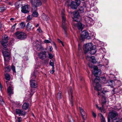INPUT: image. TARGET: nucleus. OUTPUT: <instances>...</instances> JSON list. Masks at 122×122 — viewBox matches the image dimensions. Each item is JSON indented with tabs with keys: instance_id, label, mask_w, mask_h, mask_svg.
I'll use <instances>...</instances> for the list:
<instances>
[{
	"instance_id": "1",
	"label": "nucleus",
	"mask_w": 122,
	"mask_h": 122,
	"mask_svg": "<svg viewBox=\"0 0 122 122\" xmlns=\"http://www.w3.org/2000/svg\"><path fill=\"white\" fill-rule=\"evenodd\" d=\"M8 40L7 36L4 35L2 36V39L0 41L1 45L4 47L2 51L4 60V64L5 66L7 65L8 62L10 59V56L9 53L6 51H8V49L6 48L7 46V43Z\"/></svg>"
},
{
	"instance_id": "2",
	"label": "nucleus",
	"mask_w": 122,
	"mask_h": 122,
	"mask_svg": "<svg viewBox=\"0 0 122 122\" xmlns=\"http://www.w3.org/2000/svg\"><path fill=\"white\" fill-rule=\"evenodd\" d=\"M98 80L97 79L95 80V81L93 82V85L94 87V89L96 90L98 92V95L99 96V97H101L102 98V104H104L106 103V98L104 96V92H108V91H104V90L103 91L100 92V91L101 90V87L100 86H98V87H97V85L98 84L97 82L98 81Z\"/></svg>"
},
{
	"instance_id": "3",
	"label": "nucleus",
	"mask_w": 122,
	"mask_h": 122,
	"mask_svg": "<svg viewBox=\"0 0 122 122\" xmlns=\"http://www.w3.org/2000/svg\"><path fill=\"white\" fill-rule=\"evenodd\" d=\"M14 36L17 39L23 40L25 39L27 37L26 34L22 32L17 31L14 34Z\"/></svg>"
},
{
	"instance_id": "4",
	"label": "nucleus",
	"mask_w": 122,
	"mask_h": 122,
	"mask_svg": "<svg viewBox=\"0 0 122 122\" xmlns=\"http://www.w3.org/2000/svg\"><path fill=\"white\" fill-rule=\"evenodd\" d=\"M62 28L64 30V33L66 36H67V25L66 22L65 16L63 12L61 13Z\"/></svg>"
},
{
	"instance_id": "5",
	"label": "nucleus",
	"mask_w": 122,
	"mask_h": 122,
	"mask_svg": "<svg viewBox=\"0 0 122 122\" xmlns=\"http://www.w3.org/2000/svg\"><path fill=\"white\" fill-rule=\"evenodd\" d=\"M31 2L32 5V9L34 8L35 10L37 9V6H40L41 4V3L40 0H29Z\"/></svg>"
},
{
	"instance_id": "6",
	"label": "nucleus",
	"mask_w": 122,
	"mask_h": 122,
	"mask_svg": "<svg viewBox=\"0 0 122 122\" xmlns=\"http://www.w3.org/2000/svg\"><path fill=\"white\" fill-rule=\"evenodd\" d=\"M81 4L80 0H78V1H72L69 6H70L71 8L73 9H76L77 8V6Z\"/></svg>"
},
{
	"instance_id": "7",
	"label": "nucleus",
	"mask_w": 122,
	"mask_h": 122,
	"mask_svg": "<svg viewBox=\"0 0 122 122\" xmlns=\"http://www.w3.org/2000/svg\"><path fill=\"white\" fill-rule=\"evenodd\" d=\"M35 78V75H33L31 77V79L30 80V86L31 87L33 88H36L38 86L37 82L36 80L33 79Z\"/></svg>"
},
{
	"instance_id": "8",
	"label": "nucleus",
	"mask_w": 122,
	"mask_h": 122,
	"mask_svg": "<svg viewBox=\"0 0 122 122\" xmlns=\"http://www.w3.org/2000/svg\"><path fill=\"white\" fill-rule=\"evenodd\" d=\"M85 22L87 23L90 26H92L94 24V20L91 18L87 16H85L84 17Z\"/></svg>"
},
{
	"instance_id": "9",
	"label": "nucleus",
	"mask_w": 122,
	"mask_h": 122,
	"mask_svg": "<svg viewBox=\"0 0 122 122\" xmlns=\"http://www.w3.org/2000/svg\"><path fill=\"white\" fill-rule=\"evenodd\" d=\"M92 43H90L86 44L85 46V47L84 48V49L85 51V53H86L93 46Z\"/></svg>"
},
{
	"instance_id": "10",
	"label": "nucleus",
	"mask_w": 122,
	"mask_h": 122,
	"mask_svg": "<svg viewBox=\"0 0 122 122\" xmlns=\"http://www.w3.org/2000/svg\"><path fill=\"white\" fill-rule=\"evenodd\" d=\"M94 71L93 74L95 76H97L101 74V70L98 69L97 66H94L93 67Z\"/></svg>"
},
{
	"instance_id": "11",
	"label": "nucleus",
	"mask_w": 122,
	"mask_h": 122,
	"mask_svg": "<svg viewBox=\"0 0 122 122\" xmlns=\"http://www.w3.org/2000/svg\"><path fill=\"white\" fill-rule=\"evenodd\" d=\"M92 75L91 76V78H92L91 79H92L93 81V82L95 81V80L96 79H97L98 80H99L98 81V82H97V83H98V84L97 85V87H98V86H99V85H100V86H101V85H100L99 83V82L100 81V80L99 79H98L97 78H96L94 80H93V78L92 77ZM106 81V78L105 77L103 76V77H102L100 78V81H101V82H102V83H105Z\"/></svg>"
},
{
	"instance_id": "12",
	"label": "nucleus",
	"mask_w": 122,
	"mask_h": 122,
	"mask_svg": "<svg viewBox=\"0 0 122 122\" xmlns=\"http://www.w3.org/2000/svg\"><path fill=\"white\" fill-rule=\"evenodd\" d=\"M21 11L25 14L29 12L28 10V6L27 5H25L24 6L22 5L21 7Z\"/></svg>"
},
{
	"instance_id": "13",
	"label": "nucleus",
	"mask_w": 122,
	"mask_h": 122,
	"mask_svg": "<svg viewBox=\"0 0 122 122\" xmlns=\"http://www.w3.org/2000/svg\"><path fill=\"white\" fill-rule=\"evenodd\" d=\"M89 36L88 33L86 31H84L82 32L81 33V36L82 38H87Z\"/></svg>"
},
{
	"instance_id": "14",
	"label": "nucleus",
	"mask_w": 122,
	"mask_h": 122,
	"mask_svg": "<svg viewBox=\"0 0 122 122\" xmlns=\"http://www.w3.org/2000/svg\"><path fill=\"white\" fill-rule=\"evenodd\" d=\"M86 59L88 61H91L93 63H96V60L94 56H90L88 55L86 56Z\"/></svg>"
},
{
	"instance_id": "15",
	"label": "nucleus",
	"mask_w": 122,
	"mask_h": 122,
	"mask_svg": "<svg viewBox=\"0 0 122 122\" xmlns=\"http://www.w3.org/2000/svg\"><path fill=\"white\" fill-rule=\"evenodd\" d=\"M73 15L74 18H73V20L76 21H77V19L76 20L75 18H81V17L79 15V12L76 11H75L73 12Z\"/></svg>"
},
{
	"instance_id": "16",
	"label": "nucleus",
	"mask_w": 122,
	"mask_h": 122,
	"mask_svg": "<svg viewBox=\"0 0 122 122\" xmlns=\"http://www.w3.org/2000/svg\"><path fill=\"white\" fill-rule=\"evenodd\" d=\"M79 109L80 113L82 116L84 120H85L87 117V115L86 113L80 107Z\"/></svg>"
},
{
	"instance_id": "17",
	"label": "nucleus",
	"mask_w": 122,
	"mask_h": 122,
	"mask_svg": "<svg viewBox=\"0 0 122 122\" xmlns=\"http://www.w3.org/2000/svg\"><path fill=\"white\" fill-rule=\"evenodd\" d=\"M16 112L17 114L19 115V116H24L25 114V112L24 111L19 109L16 110Z\"/></svg>"
},
{
	"instance_id": "18",
	"label": "nucleus",
	"mask_w": 122,
	"mask_h": 122,
	"mask_svg": "<svg viewBox=\"0 0 122 122\" xmlns=\"http://www.w3.org/2000/svg\"><path fill=\"white\" fill-rule=\"evenodd\" d=\"M13 88V87L11 86H9L8 88L7 91L9 95L10 96L11 95L14 93Z\"/></svg>"
},
{
	"instance_id": "19",
	"label": "nucleus",
	"mask_w": 122,
	"mask_h": 122,
	"mask_svg": "<svg viewBox=\"0 0 122 122\" xmlns=\"http://www.w3.org/2000/svg\"><path fill=\"white\" fill-rule=\"evenodd\" d=\"M90 53L92 55L94 54L97 51L96 46H93L92 47L90 50Z\"/></svg>"
},
{
	"instance_id": "20",
	"label": "nucleus",
	"mask_w": 122,
	"mask_h": 122,
	"mask_svg": "<svg viewBox=\"0 0 122 122\" xmlns=\"http://www.w3.org/2000/svg\"><path fill=\"white\" fill-rule=\"evenodd\" d=\"M107 82L108 84V85L111 86V87H113L115 86V82L112 80H109L107 81Z\"/></svg>"
},
{
	"instance_id": "21",
	"label": "nucleus",
	"mask_w": 122,
	"mask_h": 122,
	"mask_svg": "<svg viewBox=\"0 0 122 122\" xmlns=\"http://www.w3.org/2000/svg\"><path fill=\"white\" fill-rule=\"evenodd\" d=\"M99 51L102 54V56L103 57L105 56L106 52V50L105 48H101L99 49Z\"/></svg>"
},
{
	"instance_id": "22",
	"label": "nucleus",
	"mask_w": 122,
	"mask_h": 122,
	"mask_svg": "<svg viewBox=\"0 0 122 122\" xmlns=\"http://www.w3.org/2000/svg\"><path fill=\"white\" fill-rule=\"evenodd\" d=\"M77 26L78 29L81 31L83 28L84 25L81 23H77Z\"/></svg>"
},
{
	"instance_id": "23",
	"label": "nucleus",
	"mask_w": 122,
	"mask_h": 122,
	"mask_svg": "<svg viewBox=\"0 0 122 122\" xmlns=\"http://www.w3.org/2000/svg\"><path fill=\"white\" fill-rule=\"evenodd\" d=\"M32 26L31 23L30 22L28 23L26 25V28L27 30L28 31L32 29H33L34 27H32Z\"/></svg>"
},
{
	"instance_id": "24",
	"label": "nucleus",
	"mask_w": 122,
	"mask_h": 122,
	"mask_svg": "<svg viewBox=\"0 0 122 122\" xmlns=\"http://www.w3.org/2000/svg\"><path fill=\"white\" fill-rule=\"evenodd\" d=\"M33 44L34 46L37 47V49L38 50L41 49L42 47L38 43L35 42L33 43Z\"/></svg>"
},
{
	"instance_id": "25",
	"label": "nucleus",
	"mask_w": 122,
	"mask_h": 122,
	"mask_svg": "<svg viewBox=\"0 0 122 122\" xmlns=\"http://www.w3.org/2000/svg\"><path fill=\"white\" fill-rule=\"evenodd\" d=\"M39 56L40 58L42 60L45 58L46 56L45 53L44 52L40 53L39 54Z\"/></svg>"
},
{
	"instance_id": "26",
	"label": "nucleus",
	"mask_w": 122,
	"mask_h": 122,
	"mask_svg": "<svg viewBox=\"0 0 122 122\" xmlns=\"http://www.w3.org/2000/svg\"><path fill=\"white\" fill-rule=\"evenodd\" d=\"M96 108L99 110H100L101 112H102V111H103V112H105V109L103 106V104L102 105V107H99L97 105H96Z\"/></svg>"
},
{
	"instance_id": "27",
	"label": "nucleus",
	"mask_w": 122,
	"mask_h": 122,
	"mask_svg": "<svg viewBox=\"0 0 122 122\" xmlns=\"http://www.w3.org/2000/svg\"><path fill=\"white\" fill-rule=\"evenodd\" d=\"M41 17L42 19L44 20H49L50 19L47 15L44 14L41 15Z\"/></svg>"
},
{
	"instance_id": "28",
	"label": "nucleus",
	"mask_w": 122,
	"mask_h": 122,
	"mask_svg": "<svg viewBox=\"0 0 122 122\" xmlns=\"http://www.w3.org/2000/svg\"><path fill=\"white\" fill-rule=\"evenodd\" d=\"M28 107L29 104L26 103H24L22 106L23 109L25 110H26L28 109Z\"/></svg>"
},
{
	"instance_id": "29",
	"label": "nucleus",
	"mask_w": 122,
	"mask_h": 122,
	"mask_svg": "<svg viewBox=\"0 0 122 122\" xmlns=\"http://www.w3.org/2000/svg\"><path fill=\"white\" fill-rule=\"evenodd\" d=\"M32 9L33 11L34 10V11H33L32 13V16L34 17H37L38 15V13L36 11L37 9L36 10H35V8H34L33 9Z\"/></svg>"
},
{
	"instance_id": "30",
	"label": "nucleus",
	"mask_w": 122,
	"mask_h": 122,
	"mask_svg": "<svg viewBox=\"0 0 122 122\" xmlns=\"http://www.w3.org/2000/svg\"><path fill=\"white\" fill-rule=\"evenodd\" d=\"M5 79L7 80H9L10 79V75L7 73L5 74Z\"/></svg>"
},
{
	"instance_id": "31",
	"label": "nucleus",
	"mask_w": 122,
	"mask_h": 122,
	"mask_svg": "<svg viewBox=\"0 0 122 122\" xmlns=\"http://www.w3.org/2000/svg\"><path fill=\"white\" fill-rule=\"evenodd\" d=\"M78 11L80 13H82L84 12V9L82 6H80L79 8Z\"/></svg>"
},
{
	"instance_id": "32",
	"label": "nucleus",
	"mask_w": 122,
	"mask_h": 122,
	"mask_svg": "<svg viewBox=\"0 0 122 122\" xmlns=\"http://www.w3.org/2000/svg\"><path fill=\"white\" fill-rule=\"evenodd\" d=\"M32 15H28L27 17V21H29L30 20H31L32 18Z\"/></svg>"
},
{
	"instance_id": "33",
	"label": "nucleus",
	"mask_w": 122,
	"mask_h": 122,
	"mask_svg": "<svg viewBox=\"0 0 122 122\" xmlns=\"http://www.w3.org/2000/svg\"><path fill=\"white\" fill-rule=\"evenodd\" d=\"M61 92L59 91L58 94L57 95V98L60 99L61 98Z\"/></svg>"
},
{
	"instance_id": "34",
	"label": "nucleus",
	"mask_w": 122,
	"mask_h": 122,
	"mask_svg": "<svg viewBox=\"0 0 122 122\" xmlns=\"http://www.w3.org/2000/svg\"><path fill=\"white\" fill-rule=\"evenodd\" d=\"M10 69L9 66H7L5 67V72H9L10 71Z\"/></svg>"
},
{
	"instance_id": "35",
	"label": "nucleus",
	"mask_w": 122,
	"mask_h": 122,
	"mask_svg": "<svg viewBox=\"0 0 122 122\" xmlns=\"http://www.w3.org/2000/svg\"><path fill=\"white\" fill-rule=\"evenodd\" d=\"M70 92H71V106H73V100H72V98L73 97L72 92V91H71V90Z\"/></svg>"
},
{
	"instance_id": "36",
	"label": "nucleus",
	"mask_w": 122,
	"mask_h": 122,
	"mask_svg": "<svg viewBox=\"0 0 122 122\" xmlns=\"http://www.w3.org/2000/svg\"><path fill=\"white\" fill-rule=\"evenodd\" d=\"M20 26L21 28H23L25 26V25L23 22H22L20 25Z\"/></svg>"
},
{
	"instance_id": "37",
	"label": "nucleus",
	"mask_w": 122,
	"mask_h": 122,
	"mask_svg": "<svg viewBox=\"0 0 122 122\" xmlns=\"http://www.w3.org/2000/svg\"><path fill=\"white\" fill-rule=\"evenodd\" d=\"M101 122H106L105 119L102 115H101Z\"/></svg>"
},
{
	"instance_id": "38",
	"label": "nucleus",
	"mask_w": 122,
	"mask_h": 122,
	"mask_svg": "<svg viewBox=\"0 0 122 122\" xmlns=\"http://www.w3.org/2000/svg\"><path fill=\"white\" fill-rule=\"evenodd\" d=\"M49 64L50 65L52 66L53 68L54 67V63L52 60H51L50 61Z\"/></svg>"
},
{
	"instance_id": "39",
	"label": "nucleus",
	"mask_w": 122,
	"mask_h": 122,
	"mask_svg": "<svg viewBox=\"0 0 122 122\" xmlns=\"http://www.w3.org/2000/svg\"><path fill=\"white\" fill-rule=\"evenodd\" d=\"M4 103V102L3 101L1 97H0V104L3 105Z\"/></svg>"
},
{
	"instance_id": "40",
	"label": "nucleus",
	"mask_w": 122,
	"mask_h": 122,
	"mask_svg": "<svg viewBox=\"0 0 122 122\" xmlns=\"http://www.w3.org/2000/svg\"><path fill=\"white\" fill-rule=\"evenodd\" d=\"M11 68L13 72L15 73L16 72L15 67L14 66H12Z\"/></svg>"
},
{
	"instance_id": "41",
	"label": "nucleus",
	"mask_w": 122,
	"mask_h": 122,
	"mask_svg": "<svg viewBox=\"0 0 122 122\" xmlns=\"http://www.w3.org/2000/svg\"><path fill=\"white\" fill-rule=\"evenodd\" d=\"M48 56H48L49 58L50 59H51L53 57V55L51 54H50V53L49 54Z\"/></svg>"
},
{
	"instance_id": "42",
	"label": "nucleus",
	"mask_w": 122,
	"mask_h": 122,
	"mask_svg": "<svg viewBox=\"0 0 122 122\" xmlns=\"http://www.w3.org/2000/svg\"><path fill=\"white\" fill-rule=\"evenodd\" d=\"M44 42L46 43H50L51 42V41L48 40H44Z\"/></svg>"
},
{
	"instance_id": "43",
	"label": "nucleus",
	"mask_w": 122,
	"mask_h": 122,
	"mask_svg": "<svg viewBox=\"0 0 122 122\" xmlns=\"http://www.w3.org/2000/svg\"><path fill=\"white\" fill-rule=\"evenodd\" d=\"M17 121L18 122H21L22 118L20 117H17Z\"/></svg>"
},
{
	"instance_id": "44",
	"label": "nucleus",
	"mask_w": 122,
	"mask_h": 122,
	"mask_svg": "<svg viewBox=\"0 0 122 122\" xmlns=\"http://www.w3.org/2000/svg\"><path fill=\"white\" fill-rule=\"evenodd\" d=\"M58 42H59V43H61L62 45L63 46H64V45L63 44V42H62V41H61L59 39H58Z\"/></svg>"
},
{
	"instance_id": "45",
	"label": "nucleus",
	"mask_w": 122,
	"mask_h": 122,
	"mask_svg": "<svg viewBox=\"0 0 122 122\" xmlns=\"http://www.w3.org/2000/svg\"><path fill=\"white\" fill-rule=\"evenodd\" d=\"M15 28L14 27L12 26L11 29V31L12 32H13L15 30Z\"/></svg>"
},
{
	"instance_id": "46",
	"label": "nucleus",
	"mask_w": 122,
	"mask_h": 122,
	"mask_svg": "<svg viewBox=\"0 0 122 122\" xmlns=\"http://www.w3.org/2000/svg\"><path fill=\"white\" fill-rule=\"evenodd\" d=\"M92 115L94 118L96 117V114L93 111H92Z\"/></svg>"
},
{
	"instance_id": "47",
	"label": "nucleus",
	"mask_w": 122,
	"mask_h": 122,
	"mask_svg": "<svg viewBox=\"0 0 122 122\" xmlns=\"http://www.w3.org/2000/svg\"><path fill=\"white\" fill-rule=\"evenodd\" d=\"M6 9V8H5V7H2L1 8V11H4Z\"/></svg>"
},
{
	"instance_id": "48",
	"label": "nucleus",
	"mask_w": 122,
	"mask_h": 122,
	"mask_svg": "<svg viewBox=\"0 0 122 122\" xmlns=\"http://www.w3.org/2000/svg\"><path fill=\"white\" fill-rule=\"evenodd\" d=\"M37 30L38 31L39 33H41L42 32V30L40 29V28H39L37 29Z\"/></svg>"
},
{
	"instance_id": "49",
	"label": "nucleus",
	"mask_w": 122,
	"mask_h": 122,
	"mask_svg": "<svg viewBox=\"0 0 122 122\" xmlns=\"http://www.w3.org/2000/svg\"><path fill=\"white\" fill-rule=\"evenodd\" d=\"M52 48L51 46H50V51H52Z\"/></svg>"
},
{
	"instance_id": "50",
	"label": "nucleus",
	"mask_w": 122,
	"mask_h": 122,
	"mask_svg": "<svg viewBox=\"0 0 122 122\" xmlns=\"http://www.w3.org/2000/svg\"><path fill=\"white\" fill-rule=\"evenodd\" d=\"M33 89H31V90H30V91H31V93H30L31 94H32V93H33H33H34V91H33Z\"/></svg>"
},
{
	"instance_id": "51",
	"label": "nucleus",
	"mask_w": 122,
	"mask_h": 122,
	"mask_svg": "<svg viewBox=\"0 0 122 122\" xmlns=\"http://www.w3.org/2000/svg\"><path fill=\"white\" fill-rule=\"evenodd\" d=\"M54 72V70H52L50 71V73L51 74H53Z\"/></svg>"
},
{
	"instance_id": "52",
	"label": "nucleus",
	"mask_w": 122,
	"mask_h": 122,
	"mask_svg": "<svg viewBox=\"0 0 122 122\" xmlns=\"http://www.w3.org/2000/svg\"><path fill=\"white\" fill-rule=\"evenodd\" d=\"M14 18H10V20L12 21V20H14Z\"/></svg>"
},
{
	"instance_id": "53",
	"label": "nucleus",
	"mask_w": 122,
	"mask_h": 122,
	"mask_svg": "<svg viewBox=\"0 0 122 122\" xmlns=\"http://www.w3.org/2000/svg\"><path fill=\"white\" fill-rule=\"evenodd\" d=\"M2 26L1 24V23H0V30Z\"/></svg>"
},
{
	"instance_id": "54",
	"label": "nucleus",
	"mask_w": 122,
	"mask_h": 122,
	"mask_svg": "<svg viewBox=\"0 0 122 122\" xmlns=\"http://www.w3.org/2000/svg\"><path fill=\"white\" fill-rule=\"evenodd\" d=\"M110 119L109 118H108V122H110Z\"/></svg>"
},
{
	"instance_id": "55",
	"label": "nucleus",
	"mask_w": 122,
	"mask_h": 122,
	"mask_svg": "<svg viewBox=\"0 0 122 122\" xmlns=\"http://www.w3.org/2000/svg\"><path fill=\"white\" fill-rule=\"evenodd\" d=\"M39 25V24H38L36 25L35 26L36 27H38Z\"/></svg>"
},
{
	"instance_id": "56",
	"label": "nucleus",
	"mask_w": 122,
	"mask_h": 122,
	"mask_svg": "<svg viewBox=\"0 0 122 122\" xmlns=\"http://www.w3.org/2000/svg\"><path fill=\"white\" fill-rule=\"evenodd\" d=\"M2 85L0 83V90H1V88H2Z\"/></svg>"
},
{
	"instance_id": "57",
	"label": "nucleus",
	"mask_w": 122,
	"mask_h": 122,
	"mask_svg": "<svg viewBox=\"0 0 122 122\" xmlns=\"http://www.w3.org/2000/svg\"><path fill=\"white\" fill-rule=\"evenodd\" d=\"M16 23L13 26L15 28V26H16Z\"/></svg>"
},
{
	"instance_id": "58",
	"label": "nucleus",
	"mask_w": 122,
	"mask_h": 122,
	"mask_svg": "<svg viewBox=\"0 0 122 122\" xmlns=\"http://www.w3.org/2000/svg\"><path fill=\"white\" fill-rule=\"evenodd\" d=\"M53 43H54V45L56 47V44H55V43L54 42H53Z\"/></svg>"
},
{
	"instance_id": "59",
	"label": "nucleus",
	"mask_w": 122,
	"mask_h": 122,
	"mask_svg": "<svg viewBox=\"0 0 122 122\" xmlns=\"http://www.w3.org/2000/svg\"><path fill=\"white\" fill-rule=\"evenodd\" d=\"M44 2H45L46 1V0H43Z\"/></svg>"
},
{
	"instance_id": "60",
	"label": "nucleus",
	"mask_w": 122,
	"mask_h": 122,
	"mask_svg": "<svg viewBox=\"0 0 122 122\" xmlns=\"http://www.w3.org/2000/svg\"><path fill=\"white\" fill-rule=\"evenodd\" d=\"M8 82V81H6V83L7 84V82Z\"/></svg>"
},
{
	"instance_id": "61",
	"label": "nucleus",
	"mask_w": 122,
	"mask_h": 122,
	"mask_svg": "<svg viewBox=\"0 0 122 122\" xmlns=\"http://www.w3.org/2000/svg\"><path fill=\"white\" fill-rule=\"evenodd\" d=\"M68 1H67L66 2V4H67V3H68Z\"/></svg>"
},
{
	"instance_id": "62",
	"label": "nucleus",
	"mask_w": 122,
	"mask_h": 122,
	"mask_svg": "<svg viewBox=\"0 0 122 122\" xmlns=\"http://www.w3.org/2000/svg\"><path fill=\"white\" fill-rule=\"evenodd\" d=\"M112 91H113V92H114V90L113 89V90H112Z\"/></svg>"
},
{
	"instance_id": "63",
	"label": "nucleus",
	"mask_w": 122,
	"mask_h": 122,
	"mask_svg": "<svg viewBox=\"0 0 122 122\" xmlns=\"http://www.w3.org/2000/svg\"><path fill=\"white\" fill-rule=\"evenodd\" d=\"M74 122V121H73L72 122Z\"/></svg>"
},
{
	"instance_id": "64",
	"label": "nucleus",
	"mask_w": 122,
	"mask_h": 122,
	"mask_svg": "<svg viewBox=\"0 0 122 122\" xmlns=\"http://www.w3.org/2000/svg\"><path fill=\"white\" fill-rule=\"evenodd\" d=\"M33 117H34V116L33 114Z\"/></svg>"
}]
</instances>
